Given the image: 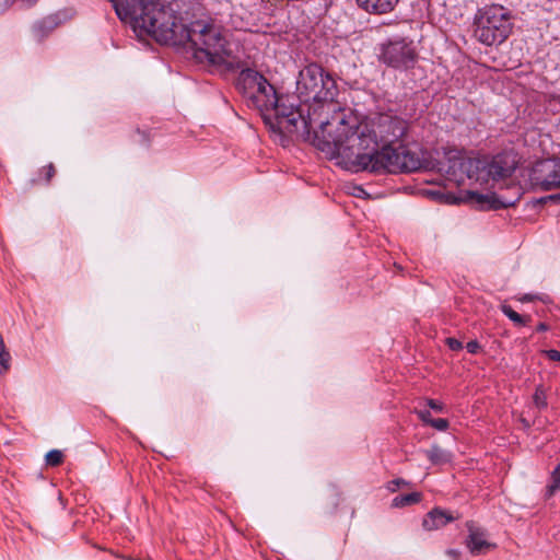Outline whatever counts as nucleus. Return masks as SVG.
Here are the masks:
<instances>
[{"instance_id":"nucleus-14","label":"nucleus","mask_w":560,"mask_h":560,"mask_svg":"<svg viewBox=\"0 0 560 560\" xmlns=\"http://www.w3.org/2000/svg\"><path fill=\"white\" fill-rule=\"evenodd\" d=\"M467 548L471 555H481L488 552L490 549L495 548L494 544L487 540L486 534L478 528H469V535L466 541Z\"/></svg>"},{"instance_id":"nucleus-5","label":"nucleus","mask_w":560,"mask_h":560,"mask_svg":"<svg viewBox=\"0 0 560 560\" xmlns=\"http://www.w3.org/2000/svg\"><path fill=\"white\" fill-rule=\"evenodd\" d=\"M271 104L262 117L273 132L284 137L310 135V125L312 124L310 113L308 119H306L299 106L291 103L289 96L284 95H278L276 104Z\"/></svg>"},{"instance_id":"nucleus-27","label":"nucleus","mask_w":560,"mask_h":560,"mask_svg":"<svg viewBox=\"0 0 560 560\" xmlns=\"http://www.w3.org/2000/svg\"><path fill=\"white\" fill-rule=\"evenodd\" d=\"M445 343L447 345V347L453 350V351H459L463 349V343L462 341H459L458 339L456 338H453V337H448L445 339Z\"/></svg>"},{"instance_id":"nucleus-2","label":"nucleus","mask_w":560,"mask_h":560,"mask_svg":"<svg viewBox=\"0 0 560 560\" xmlns=\"http://www.w3.org/2000/svg\"><path fill=\"white\" fill-rule=\"evenodd\" d=\"M179 38H183V44L190 43L194 57L200 63L229 70L240 67L241 59L235 54V45L211 18L191 22Z\"/></svg>"},{"instance_id":"nucleus-21","label":"nucleus","mask_w":560,"mask_h":560,"mask_svg":"<svg viewBox=\"0 0 560 560\" xmlns=\"http://www.w3.org/2000/svg\"><path fill=\"white\" fill-rule=\"evenodd\" d=\"M533 402L538 409H546L548 406L547 392L542 385H538L533 395Z\"/></svg>"},{"instance_id":"nucleus-15","label":"nucleus","mask_w":560,"mask_h":560,"mask_svg":"<svg viewBox=\"0 0 560 560\" xmlns=\"http://www.w3.org/2000/svg\"><path fill=\"white\" fill-rule=\"evenodd\" d=\"M454 521V516L441 509H433L423 518L422 526L427 530L439 529Z\"/></svg>"},{"instance_id":"nucleus-24","label":"nucleus","mask_w":560,"mask_h":560,"mask_svg":"<svg viewBox=\"0 0 560 560\" xmlns=\"http://www.w3.org/2000/svg\"><path fill=\"white\" fill-rule=\"evenodd\" d=\"M108 1L113 3V7H114L117 15L121 20L127 19L126 13H127L128 0H125L124 2H119L118 0H108Z\"/></svg>"},{"instance_id":"nucleus-30","label":"nucleus","mask_w":560,"mask_h":560,"mask_svg":"<svg viewBox=\"0 0 560 560\" xmlns=\"http://www.w3.org/2000/svg\"><path fill=\"white\" fill-rule=\"evenodd\" d=\"M542 353L551 361L560 362V351L556 349L544 350Z\"/></svg>"},{"instance_id":"nucleus-6","label":"nucleus","mask_w":560,"mask_h":560,"mask_svg":"<svg viewBox=\"0 0 560 560\" xmlns=\"http://www.w3.org/2000/svg\"><path fill=\"white\" fill-rule=\"evenodd\" d=\"M474 36L483 45H500L512 33L513 23L510 10L499 4L479 9L474 21Z\"/></svg>"},{"instance_id":"nucleus-7","label":"nucleus","mask_w":560,"mask_h":560,"mask_svg":"<svg viewBox=\"0 0 560 560\" xmlns=\"http://www.w3.org/2000/svg\"><path fill=\"white\" fill-rule=\"evenodd\" d=\"M517 166L516 155L513 152H501L489 161L468 159L460 162V168L469 178L479 180L485 174L493 182L505 179L514 173Z\"/></svg>"},{"instance_id":"nucleus-35","label":"nucleus","mask_w":560,"mask_h":560,"mask_svg":"<svg viewBox=\"0 0 560 560\" xmlns=\"http://www.w3.org/2000/svg\"><path fill=\"white\" fill-rule=\"evenodd\" d=\"M14 0H0V14L5 12Z\"/></svg>"},{"instance_id":"nucleus-31","label":"nucleus","mask_w":560,"mask_h":560,"mask_svg":"<svg viewBox=\"0 0 560 560\" xmlns=\"http://www.w3.org/2000/svg\"><path fill=\"white\" fill-rule=\"evenodd\" d=\"M540 301H541L542 303H545V304H550V305L547 307V310H536V311H535L536 313H538V312H542V313H545V312L553 313V312L558 311V306H556V305L551 304V302H550V300H549V298H548V296L540 298Z\"/></svg>"},{"instance_id":"nucleus-33","label":"nucleus","mask_w":560,"mask_h":560,"mask_svg":"<svg viewBox=\"0 0 560 560\" xmlns=\"http://www.w3.org/2000/svg\"><path fill=\"white\" fill-rule=\"evenodd\" d=\"M466 349L469 353L476 354V353H478V351L480 349L479 342L477 340H471V341L467 342Z\"/></svg>"},{"instance_id":"nucleus-36","label":"nucleus","mask_w":560,"mask_h":560,"mask_svg":"<svg viewBox=\"0 0 560 560\" xmlns=\"http://www.w3.org/2000/svg\"><path fill=\"white\" fill-rule=\"evenodd\" d=\"M502 312L504 315H520L517 312H515L511 306L502 304L501 305Z\"/></svg>"},{"instance_id":"nucleus-3","label":"nucleus","mask_w":560,"mask_h":560,"mask_svg":"<svg viewBox=\"0 0 560 560\" xmlns=\"http://www.w3.org/2000/svg\"><path fill=\"white\" fill-rule=\"evenodd\" d=\"M126 18L162 44L182 45L188 26L160 0H128Z\"/></svg>"},{"instance_id":"nucleus-18","label":"nucleus","mask_w":560,"mask_h":560,"mask_svg":"<svg viewBox=\"0 0 560 560\" xmlns=\"http://www.w3.org/2000/svg\"><path fill=\"white\" fill-rule=\"evenodd\" d=\"M432 465H445L452 460V453L434 444L424 451Z\"/></svg>"},{"instance_id":"nucleus-39","label":"nucleus","mask_w":560,"mask_h":560,"mask_svg":"<svg viewBox=\"0 0 560 560\" xmlns=\"http://www.w3.org/2000/svg\"><path fill=\"white\" fill-rule=\"evenodd\" d=\"M138 133L143 138L144 144L148 145L150 140L147 137L145 132H142V131L138 130Z\"/></svg>"},{"instance_id":"nucleus-12","label":"nucleus","mask_w":560,"mask_h":560,"mask_svg":"<svg viewBox=\"0 0 560 560\" xmlns=\"http://www.w3.org/2000/svg\"><path fill=\"white\" fill-rule=\"evenodd\" d=\"M210 18L228 36L235 30H242L245 24L243 19L234 12V8L231 4H228L223 11Z\"/></svg>"},{"instance_id":"nucleus-25","label":"nucleus","mask_w":560,"mask_h":560,"mask_svg":"<svg viewBox=\"0 0 560 560\" xmlns=\"http://www.w3.org/2000/svg\"><path fill=\"white\" fill-rule=\"evenodd\" d=\"M430 427L438 431H446L448 429V421L444 418L433 419Z\"/></svg>"},{"instance_id":"nucleus-40","label":"nucleus","mask_w":560,"mask_h":560,"mask_svg":"<svg viewBox=\"0 0 560 560\" xmlns=\"http://www.w3.org/2000/svg\"><path fill=\"white\" fill-rule=\"evenodd\" d=\"M534 299H535V296L529 295V294H526V295H524V296L521 299V301H533Z\"/></svg>"},{"instance_id":"nucleus-13","label":"nucleus","mask_w":560,"mask_h":560,"mask_svg":"<svg viewBox=\"0 0 560 560\" xmlns=\"http://www.w3.org/2000/svg\"><path fill=\"white\" fill-rule=\"evenodd\" d=\"M264 79L265 77L258 71L246 68L240 72L236 81V88L245 97L248 98Z\"/></svg>"},{"instance_id":"nucleus-38","label":"nucleus","mask_w":560,"mask_h":560,"mask_svg":"<svg viewBox=\"0 0 560 560\" xmlns=\"http://www.w3.org/2000/svg\"><path fill=\"white\" fill-rule=\"evenodd\" d=\"M547 329L548 326L545 323H540L536 328L537 331H546Z\"/></svg>"},{"instance_id":"nucleus-19","label":"nucleus","mask_w":560,"mask_h":560,"mask_svg":"<svg viewBox=\"0 0 560 560\" xmlns=\"http://www.w3.org/2000/svg\"><path fill=\"white\" fill-rule=\"evenodd\" d=\"M421 493L411 492L407 494H400L393 499L392 505L394 508H404L420 502Z\"/></svg>"},{"instance_id":"nucleus-26","label":"nucleus","mask_w":560,"mask_h":560,"mask_svg":"<svg viewBox=\"0 0 560 560\" xmlns=\"http://www.w3.org/2000/svg\"><path fill=\"white\" fill-rule=\"evenodd\" d=\"M56 170L52 163L47 164L40 170V174H44L46 183H49L55 176Z\"/></svg>"},{"instance_id":"nucleus-29","label":"nucleus","mask_w":560,"mask_h":560,"mask_svg":"<svg viewBox=\"0 0 560 560\" xmlns=\"http://www.w3.org/2000/svg\"><path fill=\"white\" fill-rule=\"evenodd\" d=\"M407 485V481L401 479V478H397V479H394L392 480L388 486H387V489L390 491V492H395L397 491V489L400 487V486H406Z\"/></svg>"},{"instance_id":"nucleus-17","label":"nucleus","mask_w":560,"mask_h":560,"mask_svg":"<svg viewBox=\"0 0 560 560\" xmlns=\"http://www.w3.org/2000/svg\"><path fill=\"white\" fill-rule=\"evenodd\" d=\"M60 20L57 15H49L33 25L34 36L42 40L48 36L58 25Z\"/></svg>"},{"instance_id":"nucleus-23","label":"nucleus","mask_w":560,"mask_h":560,"mask_svg":"<svg viewBox=\"0 0 560 560\" xmlns=\"http://www.w3.org/2000/svg\"><path fill=\"white\" fill-rule=\"evenodd\" d=\"M11 354L5 346L0 347V374H4L10 369Z\"/></svg>"},{"instance_id":"nucleus-11","label":"nucleus","mask_w":560,"mask_h":560,"mask_svg":"<svg viewBox=\"0 0 560 560\" xmlns=\"http://www.w3.org/2000/svg\"><path fill=\"white\" fill-rule=\"evenodd\" d=\"M277 97L278 93L273 85L265 78L247 100L248 105L257 108L262 115L272 105L271 103L276 104Z\"/></svg>"},{"instance_id":"nucleus-37","label":"nucleus","mask_w":560,"mask_h":560,"mask_svg":"<svg viewBox=\"0 0 560 560\" xmlns=\"http://www.w3.org/2000/svg\"><path fill=\"white\" fill-rule=\"evenodd\" d=\"M547 199L560 201V192L557 195H551L549 197L540 198L539 202H545Z\"/></svg>"},{"instance_id":"nucleus-8","label":"nucleus","mask_w":560,"mask_h":560,"mask_svg":"<svg viewBox=\"0 0 560 560\" xmlns=\"http://www.w3.org/2000/svg\"><path fill=\"white\" fill-rule=\"evenodd\" d=\"M418 54L411 40L404 38L389 40L382 45L380 60L388 67L399 70L411 68Z\"/></svg>"},{"instance_id":"nucleus-9","label":"nucleus","mask_w":560,"mask_h":560,"mask_svg":"<svg viewBox=\"0 0 560 560\" xmlns=\"http://www.w3.org/2000/svg\"><path fill=\"white\" fill-rule=\"evenodd\" d=\"M559 173V158L540 160L532 166L529 180L541 190L557 189L560 188Z\"/></svg>"},{"instance_id":"nucleus-16","label":"nucleus","mask_w":560,"mask_h":560,"mask_svg":"<svg viewBox=\"0 0 560 560\" xmlns=\"http://www.w3.org/2000/svg\"><path fill=\"white\" fill-rule=\"evenodd\" d=\"M358 5L371 14H386L392 12L398 0H357Z\"/></svg>"},{"instance_id":"nucleus-10","label":"nucleus","mask_w":560,"mask_h":560,"mask_svg":"<svg viewBox=\"0 0 560 560\" xmlns=\"http://www.w3.org/2000/svg\"><path fill=\"white\" fill-rule=\"evenodd\" d=\"M515 190L514 197L508 198L503 195L490 194L483 195L478 192H470V197L476 200V202L480 206L481 209H502L515 206V203L521 198V188L518 186H514Z\"/></svg>"},{"instance_id":"nucleus-42","label":"nucleus","mask_w":560,"mask_h":560,"mask_svg":"<svg viewBox=\"0 0 560 560\" xmlns=\"http://www.w3.org/2000/svg\"><path fill=\"white\" fill-rule=\"evenodd\" d=\"M431 195L433 196H440L441 194L440 192H435V191H430Z\"/></svg>"},{"instance_id":"nucleus-4","label":"nucleus","mask_w":560,"mask_h":560,"mask_svg":"<svg viewBox=\"0 0 560 560\" xmlns=\"http://www.w3.org/2000/svg\"><path fill=\"white\" fill-rule=\"evenodd\" d=\"M296 94L301 102L320 105L327 110H336L334 103L338 95V88L334 78L317 63L304 67L296 81Z\"/></svg>"},{"instance_id":"nucleus-34","label":"nucleus","mask_w":560,"mask_h":560,"mask_svg":"<svg viewBox=\"0 0 560 560\" xmlns=\"http://www.w3.org/2000/svg\"><path fill=\"white\" fill-rule=\"evenodd\" d=\"M515 326H525L529 323L530 317H510Z\"/></svg>"},{"instance_id":"nucleus-20","label":"nucleus","mask_w":560,"mask_h":560,"mask_svg":"<svg viewBox=\"0 0 560 560\" xmlns=\"http://www.w3.org/2000/svg\"><path fill=\"white\" fill-rule=\"evenodd\" d=\"M558 490H560V464L551 472L550 483L546 488V497L551 498Z\"/></svg>"},{"instance_id":"nucleus-28","label":"nucleus","mask_w":560,"mask_h":560,"mask_svg":"<svg viewBox=\"0 0 560 560\" xmlns=\"http://www.w3.org/2000/svg\"><path fill=\"white\" fill-rule=\"evenodd\" d=\"M416 413H417V416L419 417V419L423 423H425L428 425L431 424L433 418H432L431 412L429 410H427V409H424V410H416Z\"/></svg>"},{"instance_id":"nucleus-22","label":"nucleus","mask_w":560,"mask_h":560,"mask_svg":"<svg viewBox=\"0 0 560 560\" xmlns=\"http://www.w3.org/2000/svg\"><path fill=\"white\" fill-rule=\"evenodd\" d=\"M45 460L48 466H59L63 460V454L59 450H51L46 454Z\"/></svg>"},{"instance_id":"nucleus-1","label":"nucleus","mask_w":560,"mask_h":560,"mask_svg":"<svg viewBox=\"0 0 560 560\" xmlns=\"http://www.w3.org/2000/svg\"><path fill=\"white\" fill-rule=\"evenodd\" d=\"M408 121L392 114H377L364 120L338 110L319 121L313 143L330 159L347 160L355 172L412 173L421 168L419 154L406 145L394 148L408 131Z\"/></svg>"},{"instance_id":"nucleus-41","label":"nucleus","mask_w":560,"mask_h":560,"mask_svg":"<svg viewBox=\"0 0 560 560\" xmlns=\"http://www.w3.org/2000/svg\"><path fill=\"white\" fill-rule=\"evenodd\" d=\"M355 189L359 191L355 196H360L361 192H365L362 187H357Z\"/></svg>"},{"instance_id":"nucleus-32","label":"nucleus","mask_w":560,"mask_h":560,"mask_svg":"<svg viewBox=\"0 0 560 560\" xmlns=\"http://www.w3.org/2000/svg\"><path fill=\"white\" fill-rule=\"evenodd\" d=\"M427 405L431 409H433L434 411H438V412H442L443 408H444L443 405L440 401L431 399V398L427 399Z\"/></svg>"}]
</instances>
